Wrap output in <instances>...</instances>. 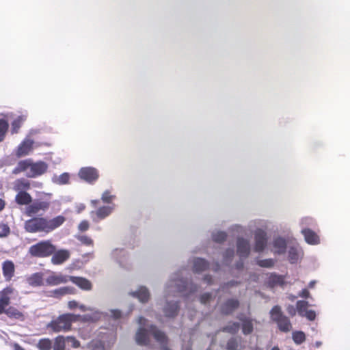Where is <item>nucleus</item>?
<instances>
[{"instance_id":"4d7b16f0","label":"nucleus","mask_w":350,"mask_h":350,"mask_svg":"<svg viewBox=\"0 0 350 350\" xmlns=\"http://www.w3.org/2000/svg\"><path fill=\"white\" fill-rule=\"evenodd\" d=\"M286 310H287L288 313L291 316L293 317V316H295V315L297 308H295L293 306H292V305H289V306L287 307V309H286Z\"/></svg>"},{"instance_id":"052dcab7","label":"nucleus","mask_w":350,"mask_h":350,"mask_svg":"<svg viewBox=\"0 0 350 350\" xmlns=\"http://www.w3.org/2000/svg\"><path fill=\"white\" fill-rule=\"evenodd\" d=\"M5 204L6 203L5 200H3L2 198H0V212L5 208Z\"/></svg>"},{"instance_id":"5701e85b","label":"nucleus","mask_w":350,"mask_h":350,"mask_svg":"<svg viewBox=\"0 0 350 350\" xmlns=\"http://www.w3.org/2000/svg\"><path fill=\"white\" fill-rule=\"evenodd\" d=\"M33 142L27 140L22 142L17 148L16 155L18 157L25 156L29 153L32 149Z\"/></svg>"},{"instance_id":"4c0bfd02","label":"nucleus","mask_w":350,"mask_h":350,"mask_svg":"<svg viewBox=\"0 0 350 350\" xmlns=\"http://www.w3.org/2000/svg\"><path fill=\"white\" fill-rule=\"evenodd\" d=\"M25 118L23 116L17 117L12 122V133H17L20 127L21 126L23 122H24Z\"/></svg>"},{"instance_id":"69168bd1","label":"nucleus","mask_w":350,"mask_h":350,"mask_svg":"<svg viewBox=\"0 0 350 350\" xmlns=\"http://www.w3.org/2000/svg\"><path fill=\"white\" fill-rule=\"evenodd\" d=\"M98 203H99L98 200H93L91 201V204L94 207H96Z\"/></svg>"},{"instance_id":"72a5a7b5","label":"nucleus","mask_w":350,"mask_h":350,"mask_svg":"<svg viewBox=\"0 0 350 350\" xmlns=\"http://www.w3.org/2000/svg\"><path fill=\"white\" fill-rule=\"evenodd\" d=\"M240 325L237 322H230L223 329V332H226L232 334H237L239 330Z\"/></svg>"},{"instance_id":"680f3d73","label":"nucleus","mask_w":350,"mask_h":350,"mask_svg":"<svg viewBox=\"0 0 350 350\" xmlns=\"http://www.w3.org/2000/svg\"><path fill=\"white\" fill-rule=\"evenodd\" d=\"M146 322V319L143 317H139L138 319V323L139 325H144Z\"/></svg>"},{"instance_id":"9d476101","label":"nucleus","mask_w":350,"mask_h":350,"mask_svg":"<svg viewBox=\"0 0 350 350\" xmlns=\"http://www.w3.org/2000/svg\"><path fill=\"white\" fill-rule=\"evenodd\" d=\"M91 312L83 315L75 314L77 321L82 323H95L100 320L101 313L98 310L91 309Z\"/></svg>"},{"instance_id":"ddd939ff","label":"nucleus","mask_w":350,"mask_h":350,"mask_svg":"<svg viewBox=\"0 0 350 350\" xmlns=\"http://www.w3.org/2000/svg\"><path fill=\"white\" fill-rule=\"evenodd\" d=\"M69 275H64L61 273H53L46 278V283L50 286H57L61 284L67 283L70 281Z\"/></svg>"},{"instance_id":"864d4df0","label":"nucleus","mask_w":350,"mask_h":350,"mask_svg":"<svg viewBox=\"0 0 350 350\" xmlns=\"http://www.w3.org/2000/svg\"><path fill=\"white\" fill-rule=\"evenodd\" d=\"M303 317H306L309 321H314L316 318V313L314 310H306L304 313Z\"/></svg>"},{"instance_id":"bf43d9fd","label":"nucleus","mask_w":350,"mask_h":350,"mask_svg":"<svg viewBox=\"0 0 350 350\" xmlns=\"http://www.w3.org/2000/svg\"><path fill=\"white\" fill-rule=\"evenodd\" d=\"M204 280L207 283V284H211L213 282V278L211 275H206L204 277Z\"/></svg>"},{"instance_id":"2eb2a0df","label":"nucleus","mask_w":350,"mask_h":350,"mask_svg":"<svg viewBox=\"0 0 350 350\" xmlns=\"http://www.w3.org/2000/svg\"><path fill=\"white\" fill-rule=\"evenodd\" d=\"M70 281L73 284L77 285L79 288L83 291H90L92 288V282L85 278L83 277H77V276H70Z\"/></svg>"},{"instance_id":"7ed1b4c3","label":"nucleus","mask_w":350,"mask_h":350,"mask_svg":"<svg viewBox=\"0 0 350 350\" xmlns=\"http://www.w3.org/2000/svg\"><path fill=\"white\" fill-rule=\"evenodd\" d=\"M48 169V165L39 161L33 162L31 159H27L20 161L13 170V174H17L21 172H26L28 178H36L44 174Z\"/></svg>"},{"instance_id":"f257e3e1","label":"nucleus","mask_w":350,"mask_h":350,"mask_svg":"<svg viewBox=\"0 0 350 350\" xmlns=\"http://www.w3.org/2000/svg\"><path fill=\"white\" fill-rule=\"evenodd\" d=\"M66 221V217L58 215L52 219L43 217H34L24 224V228L29 233L44 232L48 234L61 226Z\"/></svg>"},{"instance_id":"e433bc0d","label":"nucleus","mask_w":350,"mask_h":350,"mask_svg":"<svg viewBox=\"0 0 350 350\" xmlns=\"http://www.w3.org/2000/svg\"><path fill=\"white\" fill-rule=\"evenodd\" d=\"M9 124L7 120L0 119V142L4 139Z\"/></svg>"},{"instance_id":"79ce46f5","label":"nucleus","mask_w":350,"mask_h":350,"mask_svg":"<svg viewBox=\"0 0 350 350\" xmlns=\"http://www.w3.org/2000/svg\"><path fill=\"white\" fill-rule=\"evenodd\" d=\"M227 234L225 232H217L212 235L213 240L216 243H222L226 241Z\"/></svg>"},{"instance_id":"20e7f679","label":"nucleus","mask_w":350,"mask_h":350,"mask_svg":"<svg viewBox=\"0 0 350 350\" xmlns=\"http://www.w3.org/2000/svg\"><path fill=\"white\" fill-rule=\"evenodd\" d=\"M55 250L56 246L51 240H42L29 247L28 254L33 258H48L55 252Z\"/></svg>"},{"instance_id":"c03bdc74","label":"nucleus","mask_w":350,"mask_h":350,"mask_svg":"<svg viewBox=\"0 0 350 350\" xmlns=\"http://www.w3.org/2000/svg\"><path fill=\"white\" fill-rule=\"evenodd\" d=\"M10 234L9 226L3 222H0V238L8 237Z\"/></svg>"},{"instance_id":"3c124183","label":"nucleus","mask_w":350,"mask_h":350,"mask_svg":"<svg viewBox=\"0 0 350 350\" xmlns=\"http://www.w3.org/2000/svg\"><path fill=\"white\" fill-rule=\"evenodd\" d=\"M212 295L209 293L202 294L200 297V301L202 304H206L211 299Z\"/></svg>"},{"instance_id":"393cba45","label":"nucleus","mask_w":350,"mask_h":350,"mask_svg":"<svg viewBox=\"0 0 350 350\" xmlns=\"http://www.w3.org/2000/svg\"><path fill=\"white\" fill-rule=\"evenodd\" d=\"M27 281L31 286H40L43 285V273L37 272L27 278Z\"/></svg>"},{"instance_id":"f704fd0d","label":"nucleus","mask_w":350,"mask_h":350,"mask_svg":"<svg viewBox=\"0 0 350 350\" xmlns=\"http://www.w3.org/2000/svg\"><path fill=\"white\" fill-rule=\"evenodd\" d=\"M308 302L304 300L297 301L296 303V308L298 314L300 316H304V313L308 310L307 308L308 307Z\"/></svg>"},{"instance_id":"338daca9","label":"nucleus","mask_w":350,"mask_h":350,"mask_svg":"<svg viewBox=\"0 0 350 350\" xmlns=\"http://www.w3.org/2000/svg\"><path fill=\"white\" fill-rule=\"evenodd\" d=\"M316 282L314 280L310 281L308 284V287L312 288L315 285Z\"/></svg>"},{"instance_id":"09e8293b","label":"nucleus","mask_w":350,"mask_h":350,"mask_svg":"<svg viewBox=\"0 0 350 350\" xmlns=\"http://www.w3.org/2000/svg\"><path fill=\"white\" fill-rule=\"evenodd\" d=\"M257 264L262 267H272L274 265V261L272 259L260 260Z\"/></svg>"},{"instance_id":"0e129e2a","label":"nucleus","mask_w":350,"mask_h":350,"mask_svg":"<svg viewBox=\"0 0 350 350\" xmlns=\"http://www.w3.org/2000/svg\"><path fill=\"white\" fill-rule=\"evenodd\" d=\"M79 309H80L81 311H83V312H85V311H88V310H89V311H90V310H91V308H88V307H86V306H84V305L79 306Z\"/></svg>"},{"instance_id":"6ab92c4d","label":"nucleus","mask_w":350,"mask_h":350,"mask_svg":"<svg viewBox=\"0 0 350 350\" xmlns=\"http://www.w3.org/2000/svg\"><path fill=\"white\" fill-rule=\"evenodd\" d=\"M179 310V304L177 301L167 302L163 308V312L165 317L173 318L178 314Z\"/></svg>"},{"instance_id":"f8f14e48","label":"nucleus","mask_w":350,"mask_h":350,"mask_svg":"<svg viewBox=\"0 0 350 350\" xmlns=\"http://www.w3.org/2000/svg\"><path fill=\"white\" fill-rule=\"evenodd\" d=\"M51 256V262L53 265H58L63 264L64 262L68 260L70 256V252L67 250L62 249L57 251L56 249L55 252H54Z\"/></svg>"},{"instance_id":"6e6d98bb","label":"nucleus","mask_w":350,"mask_h":350,"mask_svg":"<svg viewBox=\"0 0 350 350\" xmlns=\"http://www.w3.org/2000/svg\"><path fill=\"white\" fill-rule=\"evenodd\" d=\"M79 306L78 302L75 300L69 301L68 303V307L70 310H73Z\"/></svg>"},{"instance_id":"c9c22d12","label":"nucleus","mask_w":350,"mask_h":350,"mask_svg":"<svg viewBox=\"0 0 350 350\" xmlns=\"http://www.w3.org/2000/svg\"><path fill=\"white\" fill-rule=\"evenodd\" d=\"M292 338L293 341L297 345H300L306 340L305 334L301 331L294 332L292 334Z\"/></svg>"},{"instance_id":"49530a36","label":"nucleus","mask_w":350,"mask_h":350,"mask_svg":"<svg viewBox=\"0 0 350 350\" xmlns=\"http://www.w3.org/2000/svg\"><path fill=\"white\" fill-rule=\"evenodd\" d=\"M115 196L111 194L110 191L107 190L103 192L101 200L104 203H111L113 200L115 198Z\"/></svg>"},{"instance_id":"473e14b6","label":"nucleus","mask_w":350,"mask_h":350,"mask_svg":"<svg viewBox=\"0 0 350 350\" xmlns=\"http://www.w3.org/2000/svg\"><path fill=\"white\" fill-rule=\"evenodd\" d=\"M5 314L11 319H23V314L14 307L10 306L6 309Z\"/></svg>"},{"instance_id":"4468645a","label":"nucleus","mask_w":350,"mask_h":350,"mask_svg":"<svg viewBox=\"0 0 350 350\" xmlns=\"http://www.w3.org/2000/svg\"><path fill=\"white\" fill-rule=\"evenodd\" d=\"M2 273L6 282H10L15 273V265L12 260H6L2 263Z\"/></svg>"},{"instance_id":"a18cd8bd","label":"nucleus","mask_w":350,"mask_h":350,"mask_svg":"<svg viewBox=\"0 0 350 350\" xmlns=\"http://www.w3.org/2000/svg\"><path fill=\"white\" fill-rule=\"evenodd\" d=\"M234 252L233 249L226 250L224 254V262L226 264L230 263L234 256Z\"/></svg>"},{"instance_id":"bb28decb","label":"nucleus","mask_w":350,"mask_h":350,"mask_svg":"<svg viewBox=\"0 0 350 350\" xmlns=\"http://www.w3.org/2000/svg\"><path fill=\"white\" fill-rule=\"evenodd\" d=\"M133 295L138 298L142 303L147 302L150 299V293L144 286L140 287L137 291L133 293Z\"/></svg>"},{"instance_id":"412c9836","label":"nucleus","mask_w":350,"mask_h":350,"mask_svg":"<svg viewBox=\"0 0 350 350\" xmlns=\"http://www.w3.org/2000/svg\"><path fill=\"white\" fill-rule=\"evenodd\" d=\"M176 285L177 286L178 291L180 293L189 290V293H191L198 290L196 285L193 284L191 282L189 283L187 281L183 280L176 281Z\"/></svg>"},{"instance_id":"aec40b11","label":"nucleus","mask_w":350,"mask_h":350,"mask_svg":"<svg viewBox=\"0 0 350 350\" xmlns=\"http://www.w3.org/2000/svg\"><path fill=\"white\" fill-rule=\"evenodd\" d=\"M241 322V329L244 335L251 334L254 331V320L249 317H240Z\"/></svg>"},{"instance_id":"8fccbe9b","label":"nucleus","mask_w":350,"mask_h":350,"mask_svg":"<svg viewBox=\"0 0 350 350\" xmlns=\"http://www.w3.org/2000/svg\"><path fill=\"white\" fill-rule=\"evenodd\" d=\"M89 228L90 224L89 221L87 220L81 221L78 226V229L81 232H85L89 229Z\"/></svg>"},{"instance_id":"58836bf2","label":"nucleus","mask_w":350,"mask_h":350,"mask_svg":"<svg viewBox=\"0 0 350 350\" xmlns=\"http://www.w3.org/2000/svg\"><path fill=\"white\" fill-rule=\"evenodd\" d=\"M51 346V340L49 338L40 339L38 343V347L40 350H50Z\"/></svg>"},{"instance_id":"c756f323","label":"nucleus","mask_w":350,"mask_h":350,"mask_svg":"<svg viewBox=\"0 0 350 350\" xmlns=\"http://www.w3.org/2000/svg\"><path fill=\"white\" fill-rule=\"evenodd\" d=\"M241 339L235 337L230 338L226 342V349L227 350H241L243 347L241 344Z\"/></svg>"},{"instance_id":"6e6552de","label":"nucleus","mask_w":350,"mask_h":350,"mask_svg":"<svg viewBox=\"0 0 350 350\" xmlns=\"http://www.w3.org/2000/svg\"><path fill=\"white\" fill-rule=\"evenodd\" d=\"M79 176L81 179L89 183H92L97 180L99 177L98 170L92 167H85L81 168L79 172Z\"/></svg>"},{"instance_id":"13d9d810","label":"nucleus","mask_w":350,"mask_h":350,"mask_svg":"<svg viewBox=\"0 0 350 350\" xmlns=\"http://www.w3.org/2000/svg\"><path fill=\"white\" fill-rule=\"evenodd\" d=\"M67 339L69 340H71L72 342L73 347L77 348V347H79L80 343H79V342L77 340L75 339V338H74V337H68Z\"/></svg>"},{"instance_id":"1a4fd4ad","label":"nucleus","mask_w":350,"mask_h":350,"mask_svg":"<svg viewBox=\"0 0 350 350\" xmlns=\"http://www.w3.org/2000/svg\"><path fill=\"white\" fill-rule=\"evenodd\" d=\"M254 239H255V246H254V250L257 252H260L264 250L267 245V234L266 232L261 230L258 229L255 232L254 234Z\"/></svg>"},{"instance_id":"0eeeda50","label":"nucleus","mask_w":350,"mask_h":350,"mask_svg":"<svg viewBox=\"0 0 350 350\" xmlns=\"http://www.w3.org/2000/svg\"><path fill=\"white\" fill-rule=\"evenodd\" d=\"M50 203L47 201L35 200L31 202L25 208V215L31 217L38 215L40 211H46L49 209Z\"/></svg>"},{"instance_id":"4be33fe9","label":"nucleus","mask_w":350,"mask_h":350,"mask_svg":"<svg viewBox=\"0 0 350 350\" xmlns=\"http://www.w3.org/2000/svg\"><path fill=\"white\" fill-rule=\"evenodd\" d=\"M15 202L21 206H28L32 202V197L27 192H18L15 196Z\"/></svg>"},{"instance_id":"ea45409f","label":"nucleus","mask_w":350,"mask_h":350,"mask_svg":"<svg viewBox=\"0 0 350 350\" xmlns=\"http://www.w3.org/2000/svg\"><path fill=\"white\" fill-rule=\"evenodd\" d=\"M77 239L80 243L86 246H93L94 241L90 237L87 235H77L76 236Z\"/></svg>"},{"instance_id":"de8ad7c7","label":"nucleus","mask_w":350,"mask_h":350,"mask_svg":"<svg viewBox=\"0 0 350 350\" xmlns=\"http://www.w3.org/2000/svg\"><path fill=\"white\" fill-rule=\"evenodd\" d=\"M70 180V175L68 173L62 174L57 179L56 183L59 185H65L68 183Z\"/></svg>"},{"instance_id":"e2e57ef3","label":"nucleus","mask_w":350,"mask_h":350,"mask_svg":"<svg viewBox=\"0 0 350 350\" xmlns=\"http://www.w3.org/2000/svg\"><path fill=\"white\" fill-rule=\"evenodd\" d=\"M5 307H6V306L1 304L0 303V314H3V313L5 314V311H6Z\"/></svg>"},{"instance_id":"423d86ee","label":"nucleus","mask_w":350,"mask_h":350,"mask_svg":"<svg viewBox=\"0 0 350 350\" xmlns=\"http://www.w3.org/2000/svg\"><path fill=\"white\" fill-rule=\"evenodd\" d=\"M271 320L275 322L280 331L287 333L292 329V325L289 319L282 312L281 307L274 306L270 311Z\"/></svg>"},{"instance_id":"603ef678","label":"nucleus","mask_w":350,"mask_h":350,"mask_svg":"<svg viewBox=\"0 0 350 350\" xmlns=\"http://www.w3.org/2000/svg\"><path fill=\"white\" fill-rule=\"evenodd\" d=\"M240 284L239 282H237V281H234V280H232V281H230L228 282H226V283H224V284H222L221 286V290H225V289H227V288H231L232 286H237Z\"/></svg>"},{"instance_id":"a19ab883","label":"nucleus","mask_w":350,"mask_h":350,"mask_svg":"<svg viewBox=\"0 0 350 350\" xmlns=\"http://www.w3.org/2000/svg\"><path fill=\"white\" fill-rule=\"evenodd\" d=\"M65 349V339L64 336H59L55 338L54 350H64Z\"/></svg>"},{"instance_id":"a211bd4d","label":"nucleus","mask_w":350,"mask_h":350,"mask_svg":"<svg viewBox=\"0 0 350 350\" xmlns=\"http://www.w3.org/2000/svg\"><path fill=\"white\" fill-rule=\"evenodd\" d=\"M306 241L310 245H317L320 243L318 234L310 228H305L301 230Z\"/></svg>"},{"instance_id":"5fc2aeb1","label":"nucleus","mask_w":350,"mask_h":350,"mask_svg":"<svg viewBox=\"0 0 350 350\" xmlns=\"http://www.w3.org/2000/svg\"><path fill=\"white\" fill-rule=\"evenodd\" d=\"M310 292L308 289L304 288L299 293V296L302 298H308L310 297Z\"/></svg>"},{"instance_id":"9b49d317","label":"nucleus","mask_w":350,"mask_h":350,"mask_svg":"<svg viewBox=\"0 0 350 350\" xmlns=\"http://www.w3.org/2000/svg\"><path fill=\"white\" fill-rule=\"evenodd\" d=\"M239 305L240 302L237 299H228L221 306V313L224 315L231 314L239 307Z\"/></svg>"},{"instance_id":"f03ea898","label":"nucleus","mask_w":350,"mask_h":350,"mask_svg":"<svg viewBox=\"0 0 350 350\" xmlns=\"http://www.w3.org/2000/svg\"><path fill=\"white\" fill-rule=\"evenodd\" d=\"M149 334L152 335L154 339L161 345V350H170L167 346L168 338L165 334L153 325H151L148 329L143 327L139 328L135 334L137 344L142 346L148 345L150 343Z\"/></svg>"},{"instance_id":"a878e982","label":"nucleus","mask_w":350,"mask_h":350,"mask_svg":"<svg viewBox=\"0 0 350 350\" xmlns=\"http://www.w3.org/2000/svg\"><path fill=\"white\" fill-rule=\"evenodd\" d=\"M14 292L12 286H7L0 291V303L8 306L10 303V295Z\"/></svg>"},{"instance_id":"774afa93","label":"nucleus","mask_w":350,"mask_h":350,"mask_svg":"<svg viewBox=\"0 0 350 350\" xmlns=\"http://www.w3.org/2000/svg\"><path fill=\"white\" fill-rule=\"evenodd\" d=\"M236 266L238 269H241L243 267V262H238Z\"/></svg>"},{"instance_id":"c85d7f7f","label":"nucleus","mask_w":350,"mask_h":350,"mask_svg":"<svg viewBox=\"0 0 350 350\" xmlns=\"http://www.w3.org/2000/svg\"><path fill=\"white\" fill-rule=\"evenodd\" d=\"M273 245L275 253L281 254H284L286 252V242L284 239L281 237H278L275 239Z\"/></svg>"},{"instance_id":"2f4dec72","label":"nucleus","mask_w":350,"mask_h":350,"mask_svg":"<svg viewBox=\"0 0 350 350\" xmlns=\"http://www.w3.org/2000/svg\"><path fill=\"white\" fill-rule=\"evenodd\" d=\"M267 283L269 286L271 288L278 285L281 286L284 284V278L282 275L272 273L269 277Z\"/></svg>"},{"instance_id":"cd10ccee","label":"nucleus","mask_w":350,"mask_h":350,"mask_svg":"<svg viewBox=\"0 0 350 350\" xmlns=\"http://www.w3.org/2000/svg\"><path fill=\"white\" fill-rule=\"evenodd\" d=\"M76 289L72 286H64L53 291L55 297H60L66 295H75Z\"/></svg>"},{"instance_id":"dca6fc26","label":"nucleus","mask_w":350,"mask_h":350,"mask_svg":"<svg viewBox=\"0 0 350 350\" xmlns=\"http://www.w3.org/2000/svg\"><path fill=\"white\" fill-rule=\"evenodd\" d=\"M237 253L241 257H247L250 252V246L249 241L243 239L239 238L237 242Z\"/></svg>"},{"instance_id":"b1692460","label":"nucleus","mask_w":350,"mask_h":350,"mask_svg":"<svg viewBox=\"0 0 350 350\" xmlns=\"http://www.w3.org/2000/svg\"><path fill=\"white\" fill-rule=\"evenodd\" d=\"M208 262L200 258H197L193 260V271L195 273H200L208 268Z\"/></svg>"},{"instance_id":"7c9ffc66","label":"nucleus","mask_w":350,"mask_h":350,"mask_svg":"<svg viewBox=\"0 0 350 350\" xmlns=\"http://www.w3.org/2000/svg\"><path fill=\"white\" fill-rule=\"evenodd\" d=\"M113 208L109 206H103L98 208L95 214L97 218L100 220L105 219L107 216H109L113 211Z\"/></svg>"},{"instance_id":"f3484780","label":"nucleus","mask_w":350,"mask_h":350,"mask_svg":"<svg viewBox=\"0 0 350 350\" xmlns=\"http://www.w3.org/2000/svg\"><path fill=\"white\" fill-rule=\"evenodd\" d=\"M13 189L17 192H27L31 189V183L25 178H18L13 183Z\"/></svg>"},{"instance_id":"39448f33","label":"nucleus","mask_w":350,"mask_h":350,"mask_svg":"<svg viewBox=\"0 0 350 350\" xmlns=\"http://www.w3.org/2000/svg\"><path fill=\"white\" fill-rule=\"evenodd\" d=\"M77 322L75 314L66 313L59 315L55 319L52 320L48 325V327L54 332H68L71 329L72 323Z\"/></svg>"},{"instance_id":"37998d69","label":"nucleus","mask_w":350,"mask_h":350,"mask_svg":"<svg viewBox=\"0 0 350 350\" xmlns=\"http://www.w3.org/2000/svg\"><path fill=\"white\" fill-rule=\"evenodd\" d=\"M299 258V254L297 250L294 247H290L288 250V260L291 263H295L297 261Z\"/></svg>"}]
</instances>
